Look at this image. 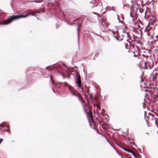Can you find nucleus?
<instances>
[{
    "mask_svg": "<svg viewBox=\"0 0 158 158\" xmlns=\"http://www.w3.org/2000/svg\"><path fill=\"white\" fill-rule=\"evenodd\" d=\"M120 147L122 148L123 149V150L127 151V152H129L130 151V150L128 149H126L125 148H124L123 147H121V146H120Z\"/></svg>",
    "mask_w": 158,
    "mask_h": 158,
    "instance_id": "nucleus-8",
    "label": "nucleus"
},
{
    "mask_svg": "<svg viewBox=\"0 0 158 158\" xmlns=\"http://www.w3.org/2000/svg\"><path fill=\"white\" fill-rule=\"evenodd\" d=\"M145 32H146V33L147 34V35L148 36L150 35V32H149V29H147L146 30V31H145Z\"/></svg>",
    "mask_w": 158,
    "mask_h": 158,
    "instance_id": "nucleus-11",
    "label": "nucleus"
},
{
    "mask_svg": "<svg viewBox=\"0 0 158 158\" xmlns=\"http://www.w3.org/2000/svg\"><path fill=\"white\" fill-rule=\"evenodd\" d=\"M35 13H41V12H45V10H40L38 11H36V10H35L34 11Z\"/></svg>",
    "mask_w": 158,
    "mask_h": 158,
    "instance_id": "nucleus-6",
    "label": "nucleus"
},
{
    "mask_svg": "<svg viewBox=\"0 0 158 158\" xmlns=\"http://www.w3.org/2000/svg\"><path fill=\"white\" fill-rule=\"evenodd\" d=\"M129 153H131L132 154H133V155L136 158V155H135V153L133 152V151L130 150V151L129 152Z\"/></svg>",
    "mask_w": 158,
    "mask_h": 158,
    "instance_id": "nucleus-10",
    "label": "nucleus"
},
{
    "mask_svg": "<svg viewBox=\"0 0 158 158\" xmlns=\"http://www.w3.org/2000/svg\"><path fill=\"white\" fill-rule=\"evenodd\" d=\"M48 70H51V69H48Z\"/></svg>",
    "mask_w": 158,
    "mask_h": 158,
    "instance_id": "nucleus-28",
    "label": "nucleus"
},
{
    "mask_svg": "<svg viewBox=\"0 0 158 158\" xmlns=\"http://www.w3.org/2000/svg\"><path fill=\"white\" fill-rule=\"evenodd\" d=\"M49 66H48L47 67H46V69H48V68Z\"/></svg>",
    "mask_w": 158,
    "mask_h": 158,
    "instance_id": "nucleus-23",
    "label": "nucleus"
},
{
    "mask_svg": "<svg viewBox=\"0 0 158 158\" xmlns=\"http://www.w3.org/2000/svg\"><path fill=\"white\" fill-rule=\"evenodd\" d=\"M76 23H70L69 24V25H73V24H75Z\"/></svg>",
    "mask_w": 158,
    "mask_h": 158,
    "instance_id": "nucleus-18",
    "label": "nucleus"
},
{
    "mask_svg": "<svg viewBox=\"0 0 158 158\" xmlns=\"http://www.w3.org/2000/svg\"><path fill=\"white\" fill-rule=\"evenodd\" d=\"M35 2H41V1H40V0H35L34 1Z\"/></svg>",
    "mask_w": 158,
    "mask_h": 158,
    "instance_id": "nucleus-16",
    "label": "nucleus"
},
{
    "mask_svg": "<svg viewBox=\"0 0 158 158\" xmlns=\"http://www.w3.org/2000/svg\"><path fill=\"white\" fill-rule=\"evenodd\" d=\"M9 127H10V126H7V127L8 128H9Z\"/></svg>",
    "mask_w": 158,
    "mask_h": 158,
    "instance_id": "nucleus-25",
    "label": "nucleus"
},
{
    "mask_svg": "<svg viewBox=\"0 0 158 158\" xmlns=\"http://www.w3.org/2000/svg\"><path fill=\"white\" fill-rule=\"evenodd\" d=\"M113 36L115 37V39L118 41H121L123 39V38H122L121 40H119V39L118 38V36H116L114 34H113Z\"/></svg>",
    "mask_w": 158,
    "mask_h": 158,
    "instance_id": "nucleus-9",
    "label": "nucleus"
},
{
    "mask_svg": "<svg viewBox=\"0 0 158 158\" xmlns=\"http://www.w3.org/2000/svg\"><path fill=\"white\" fill-rule=\"evenodd\" d=\"M108 25H106V27H108Z\"/></svg>",
    "mask_w": 158,
    "mask_h": 158,
    "instance_id": "nucleus-27",
    "label": "nucleus"
},
{
    "mask_svg": "<svg viewBox=\"0 0 158 158\" xmlns=\"http://www.w3.org/2000/svg\"><path fill=\"white\" fill-rule=\"evenodd\" d=\"M5 131H7V132H9V131H8V130H5Z\"/></svg>",
    "mask_w": 158,
    "mask_h": 158,
    "instance_id": "nucleus-24",
    "label": "nucleus"
},
{
    "mask_svg": "<svg viewBox=\"0 0 158 158\" xmlns=\"http://www.w3.org/2000/svg\"><path fill=\"white\" fill-rule=\"evenodd\" d=\"M156 38L157 39L158 38V34L156 36Z\"/></svg>",
    "mask_w": 158,
    "mask_h": 158,
    "instance_id": "nucleus-22",
    "label": "nucleus"
},
{
    "mask_svg": "<svg viewBox=\"0 0 158 158\" xmlns=\"http://www.w3.org/2000/svg\"><path fill=\"white\" fill-rule=\"evenodd\" d=\"M69 89L70 91V92H71V94L73 95L74 96H76L77 97L78 99L80 100V97H79V96L78 95V93L77 92H73L70 88H69Z\"/></svg>",
    "mask_w": 158,
    "mask_h": 158,
    "instance_id": "nucleus-3",
    "label": "nucleus"
},
{
    "mask_svg": "<svg viewBox=\"0 0 158 158\" xmlns=\"http://www.w3.org/2000/svg\"><path fill=\"white\" fill-rule=\"evenodd\" d=\"M27 12H30V10H29V11H27Z\"/></svg>",
    "mask_w": 158,
    "mask_h": 158,
    "instance_id": "nucleus-26",
    "label": "nucleus"
},
{
    "mask_svg": "<svg viewBox=\"0 0 158 158\" xmlns=\"http://www.w3.org/2000/svg\"><path fill=\"white\" fill-rule=\"evenodd\" d=\"M50 79H51V82H52V84H53V82L52 81V76H50Z\"/></svg>",
    "mask_w": 158,
    "mask_h": 158,
    "instance_id": "nucleus-20",
    "label": "nucleus"
},
{
    "mask_svg": "<svg viewBox=\"0 0 158 158\" xmlns=\"http://www.w3.org/2000/svg\"><path fill=\"white\" fill-rule=\"evenodd\" d=\"M147 64H148V63L147 62H144V66H143V67L145 69L147 68Z\"/></svg>",
    "mask_w": 158,
    "mask_h": 158,
    "instance_id": "nucleus-12",
    "label": "nucleus"
},
{
    "mask_svg": "<svg viewBox=\"0 0 158 158\" xmlns=\"http://www.w3.org/2000/svg\"><path fill=\"white\" fill-rule=\"evenodd\" d=\"M31 14V15H32V16H35V15L34 14Z\"/></svg>",
    "mask_w": 158,
    "mask_h": 158,
    "instance_id": "nucleus-19",
    "label": "nucleus"
},
{
    "mask_svg": "<svg viewBox=\"0 0 158 158\" xmlns=\"http://www.w3.org/2000/svg\"><path fill=\"white\" fill-rule=\"evenodd\" d=\"M125 47L126 48V49L127 48V45L126 44H125Z\"/></svg>",
    "mask_w": 158,
    "mask_h": 158,
    "instance_id": "nucleus-21",
    "label": "nucleus"
},
{
    "mask_svg": "<svg viewBox=\"0 0 158 158\" xmlns=\"http://www.w3.org/2000/svg\"><path fill=\"white\" fill-rule=\"evenodd\" d=\"M96 2V1L95 0H92V1H91L90 2V5H91V8H93L95 6H97V5H95L94 6L92 5L91 4H95Z\"/></svg>",
    "mask_w": 158,
    "mask_h": 158,
    "instance_id": "nucleus-5",
    "label": "nucleus"
},
{
    "mask_svg": "<svg viewBox=\"0 0 158 158\" xmlns=\"http://www.w3.org/2000/svg\"><path fill=\"white\" fill-rule=\"evenodd\" d=\"M129 143L131 146L135 145L136 146L135 143L133 142H130Z\"/></svg>",
    "mask_w": 158,
    "mask_h": 158,
    "instance_id": "nucleus-13",
    "label": "nucleus"
},
{
    "mask_svg": "<svg viewBox=\"0 0 158 158\" xmlns=\"http://www.w3.org/2000/svg\"><path fill=\"white\" fill-rule=\"evenodd\" d=\"M30 14H26L25 15H14L10 17L7 20L5 21L4 24L7 25L11 23L13 20L21 18H25L28 17Z\"/></svg>",
    "mask_w": 158,
    "mask_h": 158,
    "instance_id": "nucleus-1",
    "label": "nucleus"
},
{
    "mask_svg": "<svg viewBox=\"0 0 158 158\" xmlns=\"http://www.w3.org/2000/svg\"><path fill=\"white\" fill-rule=\"evenodd\" d=\"M122 36L125 39L126 41L129 43V44L130 42H128V40H130L131 37L130 36V34L129 32H124V34L122 35Z\"/></svg>",
    "mask_w": 158,
    "mask_h": 158,
    "instance_id": "nucleus-2",
    "label": "nucleus"
},
{
    "mask_svg": "<svg viewBox=\"0 0 158 158\" xmlns=\"http://www.w3.org/2000/svg\"><path fill=\"white\" fill-rule=\"evenodd\" d=\"M89 116L91 119L92 120V118H93L92 115V114L91 113H89Z\"/></svg>",
    "mask_w": 158,
    "mask_h": 158,
    "instance_id": "nucleus-14",
    "label": "nucleus"
},
{
    "mask_svg": "<svg viewBox=\"0 0 158 158\" xmlns=\"http://www.w3.org/2000/svg\"><path fill=\"white\" fill-rule=\"evenodd\" d=\"M130 15L131 17L132 18V19L133 20V16H132V14H131V12H130Z\"/></svg>",
    "mask_w": 158,
    "mask_h": 158,
    "instance_id": "nucleus-17",
    "label": "nucleus"
},
{
    "mask_svg": "<svg viewBox=\"0 0 158 158\" xmlns=\"http://www.w3.org/2000/svg\"><path fill=\"white\" fill-rule=\"evenodd\" d=\"M76 83L78 84V87L80 88L81 87V81L80 75H79L78 76V77L76 81Z\"/></svg>",
    "mask_w": 158,
    "mask_h": 158,
    "instance_id": "nucleus-4",
    "label": "nucleus"
},
{
    "mask_svg": "<svg viewBox=\"0 0 158 158\" xmlns=\"http://www.w3.org/2000/svg\"><path fill=\"white\" fill-rule=\"evenodd\" d=\"M65 84L66 85H67V83H65Z\"/></svg>",
    "mask_w": 158,
    "mask_h": 158,
    "instance_id": "nucleus-29",
    "label": "nucleus"
},
{
    "mask_svg": "<svg viewBox=\"0 0 158 158\" xmlns=\"http://www.w3.org/2000/svg\"><path fill=\"white\" fill-rule=\"evenodd\" d=\"M77 25H78V28H77V31H78V35H79V29L81 26V25L79 24V23H77Z\"/></svg>",
    "mask_w": 158,
    "mask_h": 158,
    "instance_id": "nucleus-7",
    "label": "nucleus"
},
{
    "mask_svg": "<svg viewBox=\"0 0 158 158\" xmlns=\"http://www.w3.org/2000/svg\"><path fill=\"white\" fill-rule=\"evenodd\" d=\"M4 126V124L2 123L1 124H0V127H3Z\"/></svg>",
    "mask_w": 158,
    "mask_h": 158,
    "instance_id": "nucleus-15",
    "label": "nucleus"
}]
</instances>
